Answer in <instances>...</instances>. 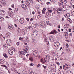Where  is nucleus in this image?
Returning <instances> with one entry per match:
<instances>
[{"label":"nucleus","instance_id":"cd10ccee","mask_svg":"<svg viewBox=\"0 0 74 74\" xmlns=\"http://www.w3.org/2000/svg\"><path fill=\"white\" fill-rule=\"evenodd\" d=\"M37 18L38 19H41V16H40V14H38Z\"/></svg>","mask_w":74,"mask_h":74},{"label":"nucleus","instance_id":"7ed1b4c3","mask_svg":"<svg viewBox=\"0 0 74 74\" xmlns=\"http://www.w3.org/2000/svg\"><path fill=\"white\" fill-rule=\"evenodd\" d=\"M70 67V65L66 64L65 65H64L63 66V69L64 70H67Z\"/></svg>","mask_w":74,"mask_h":74},{"label":"nucleus","instance_id":"a18cd8bd","mask_svg":"<svg viewBox=\"0 0 74 74\" xmlns=\"http://www.w3.org/2000/svg\"><path fill=\"white\" fill-rule=\"evenodd\" d=\"M56 64H58V66H59V65H60V64L59 63V62H56Z\"/></svg>","mask_w":74,"mask_h":74},{"label":"nucleus","instance_id":"2eb2a0df","mask_svg":"<svg viewBox=\"0 0 74 74\" xmlns=\"http://www.w3.org/2000/svg\"><path fill=\"white\" fill-rule=\"evenodd\" d=\"M54 33L56 34L57 33V31L56 30H54L53 31H51L50 33V34H54Z\"/></svg>","mask_w":74,"mask_h":74},{"label":"nucleus","instance_id":"9d476101","mask_svg":"<svg viewBox=\"0 0 74 74\" xmlns=\"http://www.w3.org/2000/svg\"><path fill=\"white\" fill-rule=\"evenodd\" d=\"M8 53H9L10 55H12V53H13L12 50L11 49H8Z\"/></svg>","mask_w":74,"mask_h":74},{"label":"nucleus","instance_id":"f03ea898","mask_svg":"<svg viewBox=\"0 0 74 74\" xmlns=\"http://www.w3.org/2000/svg\"><path fill=\"white\" fill-rule=\"evenodd\" d=\"M33 33H34L32 35V36L33 37H36L38 35V31L37 30H34L33 31Z\"/></svg>","mask_w":74,"mask_h":74},{"label":"nucleus","instance_id":"3c124183","mask_svg":"<svg viewBox=\"0 0 74 74\" xmlns=\"http://www.w3.org/2000/svg\"><path fill=\"white\" fill-rule=\"evenodd\" d=\"M25 2H27V3H28V4H30V2H29V1H28V0H26L25 1Z\"/></svg>","mask_w":74,"mask_h":74},{"label":"nucleus","instance_id":"774afa93","mask_svg":"<svg viewBox=\"0 0 74 74\" xmlns=\"http://www.w3.org/2000/svg\"><path fill=\"white\" fill-rule=\"evenodd\" d=\"M69 35L70 36H72V33H71L69 34Z\"/></svg>","mask_w":74,"mask_h":74},{"label":"nucleus","instance_id":"f257e3e1","mask_svg":"<svg viewBox=\"0 0 74 74\" xmlns=\"http://www.w3.org/2000/svg\"><path fill=\"white\" fill-rule=\"evenodd\" d=\"M49 60H50V56L49 55H47L45 56V58H42L41 60V62L42 63H47L48 62Z\"/></svg>","mask_w":74,"mask_h":74},{"label":"nucleus","instance_id":"5fc2aeb1","mask_svg":"<svg viewBox=\"0 0 74 74\" xmlns=\"http://www.w3.org/2000/svg\"><path fill=\"white\" fill-rule=\"evenodd\" d=\"M52 1V2H53V3H56V1L55 0H53L52 1Z\"/></svg>","mask_w":74,"mask_h":74},{"label":"nucleus","instance_id":"473e14b6","mask_svg":"<svg viewBox=\"0 0 74 74\" xmlns=\"http://www.w3.org/2000/svg\"><path fill=\"white\" fill-rule=\"evenodd\" d=\"M29 60L31 61V62H32L33 61V57H31L29 58Z\"/></svg>","mask_w":74,"mask_h":74},{"label":"nucleus","instance_id":"423d86ee","mask_svg":"<svg viewBox=\"0 0 74 74\" xmlns=\"http://www.w3.org/2000/svg\"><path fill=\"white\" fill-rule=\"evenodd\" d=\"M26 54V53L25 52V51H21V52L19 54V56L20 58H22L23 56L22 55H24Z\"/></svg>","mask_w":74,"mask_h":74},{"label":"nucleus","instance_id":"1a4fd4ad","mask_svg":"<svg viewBox=\"0 0 74 74\" xmlns=\"http://www.w3.org/2000/svg\"><path fill=\"white\" fill-rule=\"evenodd\" d=\"M8 14L11 17L13 16V15H14V14H13V12H12L11 11H9Z\"/></svg>","mask_w":74,"mask_h":74},{"label":"nucleus","instance_id":"79ce46f5","mask_svg":"<svg viewBox=\"0 0 74 74\" xmlns=\"http://www.w3.org/2000/svg\"><path fill=\"white\" fill-rule=\"evenodd\" d=\"M23 38L20 37L19 38V40H23Z\"/></svg>","mask_w":74,"mask_h":74},{"label":"nucleus","instance_id":"6e6552de","mask_svg":"<svg viewBox=\"0 0 74 74\" xmlns=\"http://www.w3.org/2000/svg\"><path fill=\"white\" fill-rule=\"evenodd\" d=\"M5 14V12L3 10H1L0 11V14L1 15H4Z\"/></svg>","mask_w":74,"mask_h":74},{"label":"nucleus","instance_id":"0e129e2a","mask_svg":"<svg viewBox=\"0 0 74 74\" xmlns=\"http://www.w3.org/2000/svg\"><path fill=\"white\" fill-rule=\"evenodd\" d=\"M33 19H34V18H31L30 20V21H32L33 20Z\"/></svg>","mask_w":74,"mask_h":74},{"label":"nucleus","instance_id":"4d7b16f0","mask_svg":"<svg viewBox=\"0 0 74 74\" xmlns=\"http://www.w3.org/2000/svg\"><path fill=\"white\" fill-rule=\"evenodd\" d=\"M11 7L13 8H14V4L12 5H11Z\"/></svg>","mask_w":74,"mask_h":74},{"label":"nucleus","instance_id":"f3484780","mask_svg":"<svg viewBox=\"0 0 74 74\" xmlns=\"http://www.w3.org/2000/svg\"><path fill=\"white\" fill-rule=\"evenodd\" d=\"M10 34V33H9V32H7L5 34V36H6V37L7 38H8L10 37V36L9 35Z\"/></svg>","mask_w":74,"mask_h":74},{"label":"nucleus","instance_id":"5701e85b","mask_svg":"<svg viewBox=\"0 0 74 74\" xmlns=\"http://www.w3.org/2000/svg\"><path fill=\"white\" fill-rule=\"evenodd\" d=\"M17 30L18 33H21V31H22V30L20 28H18Z\"/></svg>","mask_w":74,"mask_h":74},{"label":"nucleus","instance_id":"6ab92c4d","mask_svg":"<svg viewBox=\"0 0 74 74\" xmlns=\"http://www.w3.org/2000/svg\"><path fill=\"white\" fill-rule=\"evenodd\" d=\"M46 14L47 15V16L48 17H49V18H50V17L51 16V15L49 12H47L46 13Z\"/></svg>","mask_w":74,"mask_h":74},{"label":"nucleus","instance_id":"c03bdc74","mask_svg":"<svg viewBox=\"0 0 74 74\" xmlns=\"http://www.w3.org/2000/svg\"><path fill=\"white\" fill-rule=\"evenodd\" d=\"M38 15H40L41 14V12L39 11H38Z\"/></svg>","mask_w":74,"mask_h":74},{"label":"nucleus","instance_id":"4be33fe9","mask_svg":"<svg viewBox=\"0 0 74 74\" xmlns=\"http://www.w3.org/2000/svg\"><path fill=\"white\" fill-rule=\"evenodd\" d=\"M46 23L47 24V25H49V26H52V24L49 23V21H46Z\"/></svg>","mask_w":74,"mask_h":74},{"label":"nucleus","instance_id":"864d4df0","mask_svg":"<svg viewBox=\"0 0 74 74\" xmlns=\"http://www.w3.org/2000/svg\"><path fill=\"white\" fill-rule=\"evenodd\" d=\"M25 5L24 4H22L21 5V7L23 8V7H24V5Z\"/></svg>","mask_w":74,"mask_h":74},{"label":"nucleus","instance_id":"f8f14e48","mask_svg":"<svg viewBox=\"0 0 74 74\" xmlns=\"http://www.w3.org/2000/svg\"><path fill=\"white\" fill-rule=\"evenodd\" d=\"M24 22H25V21L24 20V19L23 18H20V23L21 24H23V23H24Z\"/></svg>","mask_w":74,"mask_h":74},{"label":"nucleus","instance_id":"c756f323","mask_svg":"<svg viewBox=\"0 0 74 74\" xmlns=\"http://www.w3.org/2000/svg\"><path fill=\"white\" fill-rule=\"evenodd\" d=\"M0 61L2 63H4V60L3 59H0Z\"/></svg>","mask_w":74,"mask_h":74},{"label":"nucleus","instance_id":"f704fd0d","mask_svg":"<svg viewBox=\"0 0 74 74\" xmlns=\"http://www.w3.org/2000/svg\"><path fill=\"white\" fill-rule=\"evenodd\" d=\"M48 12H49V13H52V10H48Z\"/></svg>","mask_w":74,"mask_h":74},{"label":"nucleus","instance_id":"bf43d9fd","mask_svg":"<svg viewBox=\"0 0 74 74\" xmlns=\"http://www.w3.org/2000/svg\"><path fill=\"white\" fill-rule=\"evenodd\" d=\"M61 3H64V0H62L61 1Z\"/></svg>","mask_w":74,"mask_h":74},{"label":"nucleus","instance_id":"412c9836","mask_svg":"<svg viewBox=\"0 0 74 74\" xmlns=\"http://www.w3.org/2000/svg\"><path fill=\"white\" fill-rule=\"evenodd\" d=\"M49 39L51 41H52L53 40V37L52 36H51L49 37Z\"/></svg>","mask_w":74,"mask_h":74},{"label":"nucleus","instance_id":"e2e57ef3","mask_svg":"<svg viewBox=\"0 0 74 74\" xmlns=\"http://www.w3.org/2000/svg\"><path fill=\"white\" fill-rule=\"evenodd\" d=\"M15 10L16 11H18V8H16L15 9Z\"/></svg>","mask_w":74,"mask_h":74},{"label":"nucleus","instance_id":"603ef678","mask_svg":"<svg viewBox=\"0 0 74 74\" xmlns=\"http://www.w3.org/2000/svg\"><path fill=\"white\" fill-rule=\"evenodd\" d=\"M42 67H43L44 69H47V66H45L44 65H43Z\"/></svg>","mask_w":74,"mask_h":74},{"label":"nucleus","instance_id":"7c9ffc66","mask_svg":"<svg viewBox=\"0 0 74 74\" xmlns=\"http://www.w3.org/2000/svg\"><path fill=\"white\" fill-rule=\"evenodd\" d=\"M57 43V47H59V45H60V44L59 43V42H56Z\"/></svg>","mask_w":74,"mask_h":74},{"label":"nucleus","instance_id":"09e8293b","mask_svg":"<svg viewBox=\"0 0 74 74\" xmlns=\"http://www.w3.org/2000/svg\"><path fill=\"white\" fill-rule=\"evenodd\" d=\"M47 44L48 45H49V42L47 41Z\"/></svg>","mask_w":74,"mask_h":74},{"label":"nucleus","instance_id":"dca6fc26","mask_svg":"<svg viewBox=\"0 0 74 74\" xmlns=\"http://www.w3.org/2000/svg\"><path fill=\"white\" fill-rule=\"evenodd\" d=\"M0 2H1L2 4L4 5L5 4V1L4 0H0Z\"/></svg>","mask_w":74,"mask_h":74},{"label":"nucleus","instance_id":"338daca9","mask_svg":"<svg viewBox=\"0 0 74 74\" xmlns=\"http://www.w3.org/2000/svg\"><path fill=\"white\" fill-rule=\"evenodd\" d=\"M30 65L31 66H33V65H34V64L33 63H31L30 64Z\"/></svg>","mask_w":74,"mask_h":74},{"label":"nucleus","instance_id":"69168bd1","mask_svg":"<svg viewBox=\"0 0 74 74\" xmlns=\"http://www.w3.org/2000/svg\"><path fill=\"white\" fill-rule=\"evenodd\" d=\"M30 73L31 74H34V73L33 72V71H31L30 72Z\"/></svg>","mask_w":74,"mask_h":74},{"label":"nucleus","instance_id":"13d9d810","mask_svg":"<svg viewBox=\"0 0 74 74\" xmlns=\"http://www.w3.org/2000/svg\"><path fill=\"white\" fill-rule=\"evenodd\" d=\"M69 32H71V29H69Z\"/></svg>","mask_w":74,"mask_h":74},{"label":"nucleus","instance_id":"20e7f679","mask_svg":"<svg viewBox=\"0 0 74 74\" xmlns=\"http://www.w3.org/2000/svg\"><path fill=\"white\" fill-rule=\"evenodd\" d=\"M31 25L33 26V29H38V26H37L36 23H33Z\"/></svg>","mask_w":74,"mask_h":74},{"label":"nucleus","instance_id":"e433bc0d","mask_svg":"<svg viewBox=\"0 0 74 74\" xmlns=\"http://www.w3.org/2000/svg\"><path fill=\"white\" fill-rule=\"evenodd\" d=\"M7 45L5 44L3 45V47H4V48H7Z\"/></svg>","mask_w":74,"mask_h":74},{"label":"nucleus","instance_id":"a878e982","mask_svg":"<svg viewBox=\"0 0 74 74\" xmlns=\"http://www.w3.org/2000/svg\"><path fill=\"white\" fill-rule=\"evenodd\" d=\"M33 41V43L34 45H35V44H36V43H37V42H36V40L35 39H34Z\"/></svg>","mask_w":74,"mask_h":74},{"label":"nucleus","instance_id":"c9c22d12","mask_svg":"<svg viewBox=\"0 0 74 74\" xmlns=\"http://www.w3.org/2000/svg\"><path fill=\"white\" fill-rule=\"evenodd\" d=\"M26 49L24 51V52H26V53H28V51H29L26 48Z\"/></svg>","mask_w":74,"mask_h":74},{"label":"nucleus","instance_id":"a211bd4d","mask_svg":"<svg viewBox=\"0 0 74 74\" xmlns=\"http://www.w3.org/2000/svg\"><path fill=\"white\" fill-rule=\"evenodd\" d=\"M59 10V11H63V6L60 8H58L57 9V11Z\"/></svg>","mask_w":74,"mask_h":74},{"label":"nucleus","instance_id":"052dcab7","mask_svg":"<svg viewBox=\"0 0 74 74\" xmlns=\"http://www.w3.org/2000/svg\"><path fill=\"white\" fill-rule=\"evenodd\" d=\"M32 14L33 15H34L35 14V12H34V11H33L32 12Z\"/></svg>","mask_w":74,"mask_h":74},{"label":"nucleus","instance_id":"37998d69","mask_svg":"<svg viewBox=\"0 0 74 74\" xmlns=\"http://www.w3.org/2000/svg\"><path fill=\"white\" fill-rule=\"evenodd\" d=\"M40 64H38L37 66V67L38 68L39 67H40Z\"/></svg>","mask_w":74,"mask_h":74},{"label":"nucleus","instance_id":"bb28decb","mask_svg":"<svg viewBox=\"0 0 74 74\" xmlns=\"http://www.w3.org/2000/svg\"><path fill=\"white\" fill-rule=\"evenodd\" d=\"M62 8L63 9V11H66V8L64 7V6H62Z\"/></svg>","mask_w":74,"mask_h":74},{"label":"nucleus","instance_id":"6e6d98bb","mask_svg":"<svg viewBox=\"0 0 74 74\" xmlns=\"http://www.w3.org/2000/svg\"><path fill=\"white\" fill-rule=\"evenodd\" d=\"M58 28H60V25H58L57 27Z\"/></svg>","mask_w":74,"mask_h":74},{"label":"nucleus","instance_id":"0eeeda50","mask_svg":"<svg viewBox=\"0 0 74 74\" xmlns=\"http://www.w3.org/2000/svg\"><path fill=\"white\" fill-rule=\"evenodd\" d=\"M6 43L8 45H12V41L10 39H7L6 40Z\"/></svg>","mask_w":74,"mask_h":74},{"label":"nucleus","instance_id":"b1692460","mask_svg":"<svg viewBox=\"0 0 74 74\" xmlns=\"http://www.w3.org/2000/svg\"><path fill=\"white\" fill-rule=\"evenodd\" d=\"M4 21V18L2 17H1L0 18V21L2 22Z\"/></svg>","mask_w":74,"mask_h":74},{"label":"nucleus","instance_id":"58836bf2","mask_svg":"<svg viewBox=\"0 0 74 74\" xmlns=\"http://www.w3.org/2000/svg\"><path fill=\"white\" fill-rule=\"evenodd\" d=\"M67 1L66 0H65L64 1V4H66V3H67Z\"/></svg>","mask_w":74,"mask_h":74},{"label":"nucleus","instance_id":"680f3d73","mask_svg":"<svg viewBox=\"0 0 74 74\" xmlns=\"http://www.w3.org/2000/svg\"><path fill=\"white\" fill-rule=\"evenodd\" d=\"M17 45L18 46V45H19V42H17Z\"/></svg>","mask_w":74,"mask_h":74},{"label":"nucleus","instance_id":"2f4dec72","mask_svg":"<svg viewBox=\"0 0 74 74\" xmlns=\"http://www.w3.org/2000/svg\"><path fill=\"white\" fill-rule=\"evenodd\" d=\"M11 69L12 71H16V69L14 68H12Z\"/></svg>","mask_w":74,"mask_h":74},{"label":"nucleus","instance_id":"4c0bfd02","mask_svg":"<svg viewBox=\"0 0 74 74\" xmlns=\"http://www.w3.org/2000/svg\"><path fill=\"white\" fill-rule=\"evenodd\" d=\"M49 73H50V74H54L53 73H53V72H52V71L51 70H50V71H49Z\"/></svg>","mask_w":74,"mask_h":74},{"label":"nucleus","instance_id":"8fccbe9b","mask_svg":"<svg viewBox=\"0 0 74 74\" xmlns=\"http://www.w3.org/2000/svg\"><path fill=\"white\" fill-rule=\"evenodd\" d=\"M2 66L3 67H5V68H7V66H6L4 65H2Z\"/></svg>","mask_w":74,"mask_h":74},{"label":"nucleus","instance_id":"a19ab883","mask_svg":"<svg viewBox=\"0 0 74 74\" xmlns=\"http://www.w3.org/2000/svg\"><path fill=\"white\" fill-rule=\"evenodd\" d=\"M59 10H58H58H57V12H58V14H60V12H59Z\"/></svg>","mask_w":74,"mask_h":74},{"label":"nucleus","instance_id":"aec40b11","mask_svg":"<svg viewBox=\"0 0 74 74\" xmlns=\"http://www.w3.org/2000/svg\"><path fill=\"white\" fill-rule=\"evenodd\" d=\"M3 55L5 58H8V56H7L6 53H5L3 54Z\"/></svg>","mask_w":74,"mask_h":74},{"label":"nucleus","instance_id":"ea45409f","mask_svg":"<svg viewBox=\"0 0 74 74\" xmlns=\"http://www.w3.org/2000/svg\"><path fill=\"white\" fill-rule=\"evenodd\" d=\"M26 4L27 5L28 7H30V6L29 5V4H30V3H26Z\"/></svg>","mask_w":74,"mask_h":74},{"label":"nucleus","instance_id":"39448f33","mask_svg":"<svg viewBox=\"0 0 74 74\" xmlns=\"http://www.w3.org/2000/svg\"><path fill=\"white\" fill-rule=\"evenodd\" d=\"M33 55L34 56H38V51L36 50H35L33 51Z\"/></svg>","mask_w":74,"mask_h":74},{"label":"nucleus","instance_id":"de8ad7c7","mask_svg":"<svg viewBox=\"0 0 74 74\" xmlns=\"http://www.w3.org/2000/svg\"><path fill=\"white\" fill-rule=\"evenodd\" d=\"M42 14H45V12L44 11L42 10Z\"/></svg>","mask_w":74,"mask_h":74},{"label":"nucleus","instance_id":"49530a36","mask_svg":"<svg viewBox=\"0 0 74 74\" xmlns=\"http://www.w3.org/2000/svg\"><path fill=\"white\" fill-rule=\"evenodd\" d=\"M46 4L47 5H49L50 4V2H47L46 3Z\"/></svg>","mask_w":74,"mask_h":74},{"label":"nucleus","instance_id":"393cba45","mask_svg":"<svg viewBox=\"0 0 74 74\" xmlns=\"http://www.w3.org/2000/svg\"><path fill=\"white\" fill-rule=\"evenodd\" d=\"M27 8V6H26V5H24V7L23 8V9L24 10H26Z\"/></svg>","mask_w":74,"mask_h":74},{"label":"nucleus","instance_id":"4468645a","mask_svg":"<svg viewBox=\"0 0 74 74\" xmlns=\"http://www.w3.org/2000/svg\"><path fill=\"white\" fill-rule=\"evenodd\" d=\"M20 33H21V34L23 35H25L26 34V32H25V31L24 30H22Z\"/></svg>","mask_w":74,"mask_h":74},{"label":"nucleus","instance_id":"ddd939ff","mask_svg":"<svg viewBox=\"0 0 74 74\" xmlns=\"http://www.w3.org/2000/svg\"><path fill=\"white\" fill-rule=\"evenodd\" d=\"M8 27L10 29V30H13L14 28V27L12 26L11 25H8Z\"/></svg>","mask_w":74,"mask_h":74},{"label":"nucleus","instance_id":"c85d7f7f","mask_svg":"<svg viewBox=\"0 0 74 74\" xmlns=\"http://www.w3.org/2000/svg\"><path fill=\"white\" fill-rule=\"evenodd\" d=\"M41 26H45V23H44V22H42Z\"/></svg>","mask_w":74,"mask_h":74},{"label":"nucleus","instance_id":"9b49d317","mask_svg":"<svg viewBox=\"0 0 74 74\" xmlns=\"http://www.w3.org/2000/svg\"><path fill=\"white\" fill-rule=\"evenodd\" d=\"M64 16L67 19L69 18H70V14L69 13H67L66 15H65Z\"/></svg>","mask_w":74,"mask_h":74},{"label":"nucleus","instance_id":"72a5a7b5","mask_svg":"<svg viewBox=\"0 0 74 74\" xmlns=\"http://www.w3.org/2000/svg\"><path fill=\"white\" fill-rule=\"evenodd\" d=\"M54 45L55 47H58V46L57 45L56 42H55L54 43Z\"/></svg>","mask_w":74,"mask_h":74}]
</instances>
